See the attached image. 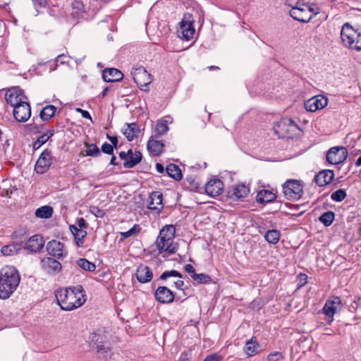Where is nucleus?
Returning <instances> with one entry per match:
<instances>
[{
	"label": "nucleus",
	"instance_id": "1",
	"mask_svg": "<svg viewBox=\"0 0 361 361\" xmlns=\"http://www.w3.org/2000/svg\"><path fill=\"white\" fill-rule=\"evenodd\" d=\"M55 296L59 305L66 311L78 308L86 301L85 290L80 285L59 289L56 290Z\"/></svg>",
	"mask_w": 361,
	"mask_h": 361
},
{
	"label": "nucleus",
	"instance_id": "2",
	"mask_svg": "<svg viewBox=\"0 0 361 361\" xmlns=\"http://www.w3.org/2000/svg\"><path fill=\"white\" fill-rule=\"evenodd\" d=\"M20 281L18 270L13 266L0 269V298L8 299L16 290Z\"/></svg>",
	"mask_w": 361,
	"mask_h": 361
},
{
	"label": "nucleus",
	"instance_id": "3",
	"mask_svg": "<svg viewBox=\"0 0 361 361\" xmlns=\"http://www.w3.org/2000/svg\"><path fill=\"white\" fill-rule=\"evenodd\" d=\"M176 229L172 225L164 226L159 231L156 240V246L159 254L169 256L174 254L178 250V245L173 242Z\"/></svg>",
	"mask_w": 361,
	"mask_h": 361
},
{
	"label": "nucleus",
	"instance_id": "4",
	"mask_svg": "<svg viewBox=\"0 0 361 361\" xmlns=\"http://www.w3.org/2000/svg\"><path fill=\"white\" fill-rule=\"evenodd\" d=\"M284 196L288 200H298L303 194V185L298 180H288L282 185Z\"/></svg>",
	"mask_w": 361,
	"mask_h": 361
},
{
	"label": "nucleus",
	"instance_id": "5",
	"mask_svg": "<svg viewBox=\"0 0 361 361\" xmlns=\"http://www.w3.org/2000/svg\"><path fill=\"white\" fill-rule=\"evenodd\" d=\"M194 19L189 13L184 14L182 20L180 22V32L182 38L188 41L193 38L195 28L193 26Z\"/></svg>",
	"mask_w": 361,
	"mask_h": 361
},
{
	"label": "nucleus",
	"instance_id": "6",
	"mask_svg": "<svg viewBox=\"0 0 361 361\" xmlns=\"http://www.w3.org/2000/svg\"><path fill=\"white\" fill-rule=\"evenodd\" d=\"M342 308L341 300L339 297H334L328 300L323 309V312L328 317V323L331 324L334 320V315Z\"/></svg>",
	"mask_w": 361,
	"mask_h": 361
},
{
	"label": "nucleus",
	"instance_id": "7",
	"mask_svg": "<svg viewBox=\"0 0 361 361\" xmlns=\"http://www.w3.org/2000/svg\"><path fill=\"white\" fill-rule=\"evenodd\" d=\"M130 73L134 82L141 88L147 87L152 82L151 75L142 66L132 68Z\"/></svg>",
	"mask_w": 361,
	"mask_h": 361
},
{
	"label": "nucleus",
	"instance_id": "8",
	"mask_svg": "<svg viewBox=\"0 0 361 361\" xmlns=\"http://www.w3.org/2000/svg\"><path fill=\"white\" fill-rule=\"evenodd\" d=\"M347 150L343 147H334L331 148L327 154V161L334 165L343 162L347 158Z\"/></svg>",
	"mask_w": 361,
	"mask_h": 361
},
{
	"label": "nucleus",
	"instance_id": "9",
	"mask_svg": "<svg viewBox=\"0 0 361 361\" xmlns=\"http://www.w3.org/2000/svg\"><path fill=\"white\" fill-rule=\"evenodd\" d=\"M51 162V152L48 149H46L38 158L35 166V171L37 173L43 174L49 170Z\"/></svg>",
	"mask_w": 361,
	"mask_h": 361
},
{
	"label": "nucleus",
	"instance_id": "10",
	"mask_svg": "<svg viewBox=\"0 0 361 361\" xmlns=\"http://www.w3.org/2000/svg\"><path fill=\"white\" fill-rule=\"evenodd\" d=\"M31 116V108L30 104L24 101L13 106V116L18 122H25Z\"/></svg>",
	"mask_w": 361,
	"mask_h": 361
},
{
	"label": "nucleus",
	"instance_id": "11",
	"mask_svg": "<svg viewBox=\"0 0 361 361\" xmlns=\"http://www.w3.org/2000/svg\"><path fill=\"white\" fill-rule=\"evenodd\" d=\"M356 35V32L348 23H345L343 25L341 31V37L345 46L353 49Z\"/></svg>",
	"mask_w": 361,
	"mask_h": 361
},
{
	"label": "nucleus",
	"instance_id": "12",
	"mask_svg": "<svg viewBox=\"0 0 361 361\" xmlns=\"http://www.w3.org/2000/svg\"><path fill=\"white\" fill-rule=\"evenodd\" d=\"M6 102L11 106H15L24 102L25 96L23 90L18 87H14L9 89L5 94Z\"/></svg>",
	"mask_w": 361,
	"mask_h": 361
},
{
	"label": "nucleus",
	"instance_id": "13",
	"mask_svg": "<svg viewBox=\"0 0 361 361\" xmlns=\"http://www.w3.org/2000/svg\"><path fill=\"white\" fill-rule=\"evenodd\" d=\"M42 269L47 274L55 275L61 270V264L52 257H44L40 262Z\"/></svg>",
	"mask_w": 361,
	"mask_h": 361
},
{
	"label": "nucleus",
	"instance_id": "14",
	"mask_svg": "<svg viewBox=\"0 0 361 361\" xmlns=\"http://www.w3.org/2000/svg\"><path fill=\"white\" fill-rule=\"evenodd\" d=\"M328 104L327 98L323 96H314L305 103V108L307 111L314 112L324 108Z\"/></svg>",
	"mask_w": 361,
	"mask_h": 361
},
{
	"label": "nucleus",
	"instance_id": "15",
	"mask_svg": "<svg viewBox=\"0 0 361 361\" xmlns=\"http://www.w3.org/2000/svg\"><path fill=\"white\" fill-rule=\"evenodd\" d=\"M154 296L156 300L162 304L171 303L174 300V294L166 286H159L157 288Z\"/></svg>",
	"mask_w": 361,
	"mask_h": 361
},
{
	"label": "nucleus",
	"instance_id": "16",
	"mask_svg": "<svg viewBox=\"0 0 361 361\" xmlns=\"http://www.w3.org/2000/svg\"><path fill=\"white\" fill-rule=\"evenodd\" d=\"M224 188V183L219 179H211L205 185V192L211 197L219 195Z\"/></svg>",
	"mask_w": 361,
	"mask_h": 361
},
{
	"label": "nucleus",
	"instance_id": "17",
	"mask_svg": "<svg viewBox=\"0 0 361 361\" xmlns=\"http://www.w3.org/2000/svg\"><path fill=\"white\" fill-rule=\"evenodd\" d=\"M250 192L248 187L244 184H240L231 187L228 190V197L231 199L240 200L246 197Z\"/></svg>",
	"mask_w": 361,
	"mask_h": 361
},
{
	"label": "nucleus",
	"instance_id": "18",
	"mask_svg": "<svg viewBox=\"0 0 361 361\" xmlns=\"http://www.w3.org/2000/svg\"><path fill=\"white\" fill-rule=\"evenodd\" d=\"M149 198L150 202L147 207L148 209L159 213L164 207L162 204V193L159 191H154L150 194Z\"/></svg>",
	"mask_w": 361,
	"mask_h": 361
},
{
	"label": "nucleus",
	"instance_id": "19",
	"mask_svg": "<svg viewBox=\"0 0 361 361\" xmlns=\"http://www.w3.org/2000/svg\"><path fill=\"white\" fill-rule=\"evenodd\" d=\"M334 178V173L331 170H324L318 173L314 178L318 186H324L330 183Z\"/></svg>",
	"mask_w": 361,
	"mask_h": 361
},
{
	"label": "nucleus",
	"instance_id": "20",
	"mask_svg": "<svg viewBox=\"0 0 361 361\" xmlns=\"http://www.w3.org/2000/svg\"><path fill=\"white\" fill-rule=\"evenodd\" d=\"M170 277H178L179 279L177 280L172 281L171 283H172L173 286L177 289L182 290L183 286H184V281L181 280L183 277L182 274L176 270L165 271L161 274L160 279L166 280Z\"/></svg>",
	"mask_w": 361,
	"mask_h": 361
},
{
	"label": "nucleus",
	"instance_id": "21",
	"mask_svg": "<svg viewBox=\"0 0 361 361\" xmlns=\"http://www.w3.org/2000/svg\"><path fill=\"white\" fill-rule=\"evenodd\" d=\"M47 250L48 253L55 257H62L63 255V244L58 240H51L47 243Z\"/></svg>",
	"mask_w": 361,
	"mask_h": 361
},
{
	"label": "nucleus",
	"instance_id": "22",
	"mask_svg": "<svg viewBox=\"0 0 361 361\" xmlns=\"http://www.w3.org/2000/svg\"><path fill=\"white\" fill-rule=\"evenodd\" d=\"M44 245L42 238L39 235L31 236L25 243L24 248L31 252L39 251Z\"/></svg>",
	"mask_w": 361,
	"mask_h": 361
},
{
	"label": "nucleus",
	"instance_id": "23",
	"mask_svg": "<svg viewBox=\"0 0 361 361\" xmlns=\"http://www.w3.org/2000/svg\"><path fill=\"white\" fill-rule=\"evenodd\" d=\"M289 14L295 20L302 23H308L313 18V16H309L307 13L305 6H302L298 9H290Z\"/></svg>",
	"mask_w": 361,
	"mask_h": 361
},
{
	"label": "nucleus",
	"instance_id": "24",
	"mask_svg": "<svg viewBox=\"0 0 361 361\" xmlns=\"http://www.w3.org/2000/svg\"><path fill=\"white\" fill-rule=\"evenodd\" d=\"M123 74L116 68H106L102 73V78L108 82H118L122 80Z\"/></svg>",
	"mask_w": 361,
	"mask_h": 361
},
{
	"label": "nucleus",
	"instance_id": "25",
	"mask_svg": "<svg viewBox=\"0 0 361 361\" xmlns=\"http://www.w3.org/2000/svg\"><path fill=\"white\" fill-rule=\"evenodd\" d=\"M152 271L147 266L141 264L137 267L136 271V277L139 282H149L152 280Z\"/></svg>",
	"mask_w": 361,
	"mask_h": 361
},
{
	"label": "nucleus",
	"instance_id": "26",
	"mask_svg": "<svg viewBox=\"0 0 361 361\" xmlns=\"http://www.w3.org/2000/svg\"><path fill=\"white\" fill-rule=\"evenodd\" d=\"M154 137V135L150 137L147 142V147L150 154L157 156L161 153L164 144L162 141L157 140Z\"/></svg>",
	"mask_w": 361,
	"mask_h": 361
},
{
	"label": "nucleus",
	"instance_id": "27",
	"mask_svg": "<svg viewBox=\"0 0 361 361\" xmlns=\"http://www.w3.org/2000/svg\"><path fill=\"white\" fill-rule=\"evenodd\" d=\"M169 118L170 119V121H168L164 118L157 121L154 128V137L155 138L159 137L160 136L166 134L169 131V128L168 126V124L169 123H172L171 118L169 117Z\"/></svg>",
	"mask_w": 361,
	"mask_h": 361
},
{
	"label": "nucleus",
	"instance_id": "28",
	"mask_svg": "<svg viewBox=\"0 0 361 361\" xmlns=\"http://www.w3.org/2000/svg\"><path fill=\"white\" fill-rule=\"evenodd\" d=\"M276 198V195L269 190H262L257 194V201L261 204H267L274 201Z\"/></svg>",
	"mask_w": 361,
	"mask_h": 361
},
{
	"label": "nucleus",
	"instance_id": "29",
	"mask_svg": "<svg viewBox=\"0 0 361 361\" xmlns=\"http://www.w3.org/2000/svg\"><path fill=\"white\" fill-rule=\"evenodd\" d=\"M140 133L139 128L135 123H126L123 129V133L129 141H132Z\"/></svg>",
	"mask_w": 361,
	"mask_h": 361
},
{
	"label": "nucleus",
	"instance_id": "30",
	"mask_svg": "<svg viewBox=\"0 0 361 361\" xmlns=\"http://www.w3.org/2000/svg\"><path fill=\"white\" fill-rule=\"evenodd\" d=\"M279 128L285 133H290L298 129V126L293 119L283 118L279 122Z\"/></svg>",
	"mask_w": 361,
	"mask_h": 361
},
{
	"label": "nucleus",
	"instance_id": "31",
	"mask_svg": "<svg viewBox=\"0 0 361 361\" xmlns=\"http://www.w3.org/2000/svg\"><path fill=\"white\" fill-rule=\"evenodd\" d=\"M259 344L255 337L247 341L244 348V352L248 357L256 355L258 352Z\"/></svg>",
	"mask_w": 361,
	"mask_h": 361
},
{
	"label": "nucleus",
	"instance_id": "32",
	"mask_svg": "<svg viewBox=\"0 0 361 361\" xmlns=\"http://www.w3.org/2000/svg\"><path fill=\"white\" fill-rule=\"evenodd\" d=\"M70 230L73 235H74V238L75 243L78 247L83 246V239L87 235L86 230L78 228L76 225H71Z\"/></svg>",
	"mask_w": 361,
	"mask_h": 361
},
{
	"label": "nucleus",
	"instance_id": "33",
	"mask_svg": "<svg viewBox=\"0 0 361 361\" xmlns=\"http://www.w3.org/2000/svg\"><path fill=\"white\" fill-rule=\"evenodd\" d=\"M141 159L142 154L140 152L135 151L133 152L131 150V153H130L128 159L123 163V166L125 168L131 169L140 163Z\"/></svg>",
	"mask_w": 361,
	"mask_h": 361
},
{
	"label": "nucleus",
	"instance_id": "34",
	"mask_svg": "<svg viewBox=\"0 0 361 361\" xmlns=\"http://www.w3.org/2000/svg\"><path fill=\"white\" fill-rule=\"evenodd\" d=\"M56 108L54 105H47L39 113V117L42 121H49L56 113Z\"/></svg>",
	"mask_w": 361,
	"mask_h": 361
},
{
	"label": "nucleus",
	"instance_id": "35",
	"mask_svg": "<svg viewBox=\"0 0 361 361\" xmlns=\"http://www.w3.org/2000/svg\"><path fill=\"white\" fill-rule=\"evenodd\" d=\"M52 214L53 208L48 205L42 206L35 211V216L40 219H49Z\"/></svg>",
	"mask_w": 361,
	"mask_h": 361
},
{
	"label": "nucleus",
	"instance_id": "36",
	"mask_svg": "<svg viewBox=\"0 0 361 361\" xmlns=\"http://www.w3.org/2000/svg\"><path fill=\"white\" fill-rule=\"evenodd\" d=\"M166 171L168 175L175 180H179L182 178L181 171L176 164H170L167 166Z\"/></svg>",
	"mask_w": 361,
	"mask_h": 361
},
{
	"label": "nucleus",
	"instance_id": "37",
	"mask_svg": "<svg viewBox=\"0 0 361 361\" xmlns=\"http://www.w3.org/2000/svg\"><path fill=\"white\" fill-rule=\"evenodd\" d=\"M20 245L18 243H13L3 246L1 249V252L5 256H11L18 253V250H20Z\"/></svg>",
	"mask_w": 361,
	"mask_h": 361
},
{
	"label": "nucleus",
	"instance_id": "38",
	"mask_svg": "<svg viewBox=\"0 0 361 361\" xmlns=\"http://www.w3.org/2000/svg\"><path fill=\"white\" fill-rule=\"evenodd\" d=\"M72 15L74 18H78L80 14L85 13V6L83 3L80 0H75L72 2Z\"/></svg>",
	"mask_w": 361,
	"mask_h": 361
},
{
	"label": "nucleus",
	"instance_id": "39",
	"mask_svg": "<svg viewBox=\"0 0 361 361\" xmlns=\"http://www.w3.org/2000/svg\"><path fill=\"white\" fill-rule=\"evenodd\" d=\"M54 134V130H49L48 134H43L37 137V139L33 143V148L35 150L38 149L43 144L47 142V140L53 136Z\"/></svg>",
	"mask_w": 361,
	"mask_h": 361
},
{
	"label": "nucleus",
	"instance_id": "40",
	"mask_svg": "<svg viewBox=\"0 0 361 361\" xmlns=\"http://www.w3.org/2000/svg\"><path fill=\"white\" fill-rule=\"evenodd\" d=\"M280 238V233L277 230H269L265 235V240L271 244H276L279 242Z\"/></svg>",
	"mask_w": 361,
	"mask_h": 361
},
{
	"label": "nucleus",
	"instance_id": "41",
	"mask_svg": "<svg viewBox=\"0 0 361 361\" xmlns=\"http://www.w3.org/2000/svg\"><path fill=\"white\" fill-rule=\"evenodd\" d=\"M335 219V214L331 211H328L322 214L319 219L325 226H329Z\"/></svg>",
	"mask_w": 361,
	"mask_h": 361
},
{
	"label": "nucleus",
	"instance_id": "42",
	"mask_svg": "<svg viewBox=\"0 0 361 361\" xmlns=\"http://www.w3.org/2000/svg\"><path fill=\"white\" fill-rule=\"evenodd\" d=\"M77 264L85 271H93L96 269V266L94 263L85 258H80L77 260Z\"/></svg>",
	"mask_w": 361,
	"mask_h": 361
},
{
	"label": "nucleus",
	"instance_id": "43",
	"mask_svg": "<svg viewBox=\"0 0 361 361\" xmlns=\"http://www.w3.org/2000/svg\"><path fill=\"white\" fill-rule=\"evenodd\" d=\"M191 278L199 283H209L212 281L211 277L203 273L192 274Z\"/></svg>",
	"mask_w": 361,
	"mask_h": 361
},
{
	"label": "nucleus",
	"instance_id": "44",
	"mask_svg": "<svg viewBox=\"0 0 361 361\" xmlns=\"http://www.w3.org/2000/svg\"><path fill=\"white\" fill-rule=\"evenodd\" d=\"M346 192L344 190L339 189L331 194V198L332 200L339 202L343 201L346 197Z\"/></svg>",
	"mask_w": 361,
	"mask_h": 361
},
{
	"label": "nucleus",
	"instance_id": "45",
	"mask_svg": "<svg viewBox=\"0 0 361 361\" xmlns=\"http://www.w3.org/2000/svg\"><path fill=\"white\" fill-rule=\"evenodd\" d=\"M140 232V228L137 225H135L130 229L126 232H121V240L126 239L130 236L135 235Z\"/></svg>",
	"mask_w": 361,
	"mask_h": 361
},
{
	"label": "nucleus",
	"instance_id": "46",
	"mask_svg": "<svg viewBox=\"0 0 361 361\" xmlns=\"http://www.w3.org/2000/svg\"><path fill=\"white\" fill-rule=\"evenodd\" d=\"M86 155L97 157L100 154L99 148L94 144L87 145Z\"/></svg>",
	"mask_w": 361,
	"mask_h": 361
},
{
	"label": "nucleus",
	"instance_id": "47",
	"mask_svg": "<svg viewBox=\"0 0 361 361\" xmlns=\"http://www.w3.org/2000/svg\"><path fill=\"white\" fill-rule=\"evenodd\" d=\"M286 4L288 6L291 7V9H298L305 5L302 0H287Z\"/></svg>",
	"mask_w": 361,
	"mask_h": 361
},
{
	"label": "nucleus",
	"instance_id": "48",
	"mask_svg": "<svg viewBox=\"0 0 361 361\" xmlns=\"http://www.w3.org/2000/svg\"><path fill=\"white\" fill-rule=\"evenodd\" d=\"M283 359V356L281 353L274 352L268 355L267 357V361H280Z\"/></svg>",
	"mask_w": 361,
	"mask_h": 361
},
{
	"label": "nucleus",
	"instance_id": "49",
	"mask_svg": "<svg viewBox=\"0 0 361 361\" xmlns=\"http://www.w3.org/2000/svg\"><path fill=\"white\" fill-rule=\"evenodd\" d=\"M305 6L307 11V13H312L310 16H313V18L319 13V9L313 4L305 3Z\"/></svg>",
	"mask_w": 361,
	"mask_h": 361
},
{
	"label": "nucleus",
	"instance_id": "50",
	"mask_svg": "<svg viewBox=\"0 0 361 361\" xmlns=\"http://www.w3.org/2000/svg\"><path fill=\"white\" fill-rule=\"evenodd\" d=\"M223 357L218 353L207 355L202 361H221Z\"/></svg>",
	"mask_w": 361,
	"mask_h": 361
},
{
	"label": "nucleus",
	"instance_id": "51",
	"mask_svg": "<svg viewBox=\"0 0 361 361\" xmlns=\"http://www.w3.org/2000/svg\"><path fill=\"white\" fill-rule=\"evenodd\" d=\"M102 151L107 154H112L114 152L113 146L107 142H105L102 146Z\"/></svg>",
	"mask_w": 361,
	"mask_h": 361
},
{
	"label": "nucleus",
	"instance_id": "52",
	"mask_svg": "<svg viewBox=\"0 0 361 361\" xmlns=\"http://www.w3.org/2000/svg\"><path fill=\"white\" fill-rule=\"evenodd\" d=\"M353 49L361 51V33L356 35Z\"/></svg>",
	"mask_w": 361,
	"mask_h": 361
},
{
	"label": "nucleus",
	"instance_id": "53",
	"mask_svg": "<svg viewBox=\"0 0 361 361\" xmlns=\"http://www.w3.org/2000/svg\"><path fill=\"white\" fill-rule=\"evenodd\" d=\"M77 226L78 228L85 230L87 228V224L83 218H80L77 221Z\"/></svg>",
	"mask_w": 361,
	"mask_h": 361
},
{
	"label": "nucleus",
	"instance_id": "54",
	"mask_svg": "<svg viewBox=\"0 0 361 361\" xmlns=\"http://www.w3.org/2000/svg\"><path fill=\"white\" fill-rule=\"evenodd\" d=\"M34 5L36 8L37 7H45L47 4V0H32Z\"/></svg>",
	"mask_w": 361,
	"mask_h": 361
},
{
	"label": "nucleus",
	"instance_id": "55",
	"mask_svg": "<svg viewBox=\"0 0 361 361\" xmlns=\"http://www.w3.org/2000/svg\"><path fill=\"white\" fill-rule=\"evenodd\" d=\"M91 212L94 213L97 217L102 218L104 215V212L98 207H93Z\"/></svg>",
	"mask_w": 361,
	"mask_h": 361
},
{
	"label": "nucleus",
	"instance_id": "56",
	"mask_svg": "<svg viewBox=\"0 0 361 361\" xmlns=\"http://www.w3.org/2000/svg\"><path fill=\"white\" fill-rule=\"evenodd\" d=\"M96 349L98 353H107L109 350V348L108 346H105L104 344H97Z\"/></svg>",
	"mask_w": 361,
	"mask_h": 361
},
{
	"label": "nucleus",
	"instance_id": "57",
	"mask_svg": "<svg viewBox=\"0 0 361 361\" xmlns=\"http://www.w3.org/2000/svg\"><path fill=\"white\" fill-rule=\"evenodd\" d=\"M68 56H66L65 54H62L59 55L56 57V61L60 62L61 64H66L68 63V61H67Z\"/></svg>",
	"mask_w": 361,
	"mask_h": 361
},
{
	"label": "nucleus",
	"instance_id": "58",
	"mask_svg": "<svg viewBox=\"0 0 361 361\" xmlns=\"http://www.w3.org/2000/svg\"><path fill=\"white\" fill-rule=\"evenodd\" d=\"M77 111L80 112L83 118L92 120V117L87 111L78 108L77 109Z\"/></svg>",
	"mask_w": 361,
	"mask_h": 361
},
{
	"label": "nucleus",
	"instance_id": "59",
	"mask_svg": "<svg viewBox=\"0 0 361 361\" xmlns=\"http://www.w3.org/2000/svg\"><path fill=\"white\" fill-rule=\"evenodd\" d=\"M190 357V353L188 352H183L180 354L179 357V361H189Z\"/></svg>",
	"mask_w": 361,
	"mask_h": 361
},
{
	"label": "nucleus",
	"instance_id": "60",
	"mask_svg": "<svg viewBox=\"0 0 361 361\" xmlns=\"http://www.w3.org/2000/svg\"><path fill=\"white\" fill-rule=\"evenodd\" d=\"M184 269H185V271L186 272H188V274H190V276H191L192 274H195V270L194 267H192V265H191V264H186V265L185 266V267H184Z\"/></svg>",
	"mask_w": 361,
	"mask_h": 361
},
{
	"label": "nucleus",
	"instance_id": "61",
	"mask_svg": "<svg viewBox=\"0 0 361 361\" xmlns=\"http://www.w3.org/2000/svg\"><path fill=\"white\" fill-rule=\"evenodd\" d=\"M130 153H131V149H129L127 152H121L119 153V157L121 159H124L126 161L128 159V157Z\"/></svg>",
	"mask_w": 361,
	"mask_h": 361
},
{
	"label": "nucleus",
	"instance_id": "62",
	"mask_svg": "<svg viewBox=\"0 0 361 361\" xmlns=\"http://www.w3.org/2000/svg\"><path fill=\"white\" fill-rule=\"evenodd\" d=\"M107 137H108V139L110 140V142L112 143V145L116 147L117 145V142H118L117 137H114V136H107Z\"/></svg>",
	"mask_w": 361,
	"mask_h": 361
},
{
	"label": "nucleus",
	"instance_id": "63",
	"mask_svg": "<svg viewBox=\"0 0 361 361\" xmlns=\"http://www.w3.org/2000/svg\"><path fill=\"white\" fill-rule=\"evenodd\" d=\"M156 169H157V171L159 173H163L164 171V166H162V164H161L159 163H157L156 164Z\"/></svg>",
	"mask_w": 361,
	"mask_h": 361
},
{
	"label": "nucleus",
	"instance_id": "64",
	"mask_svg": "<svg viewBox=\"0 0 361 361\" xmlns=\"http://www.w3.org/2000/svg\"><path fill=\"white\" fill-rule=\"evenodd\" d=\"M355 166H361V156L355 161Z\"/></svg>",
	"mask_w": 361,
	"mask_h": 361
}]
</instances>
